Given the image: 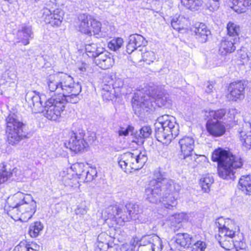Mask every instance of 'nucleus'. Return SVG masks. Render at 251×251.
<instances>
[{
	"label": "nucleus",
	"mask_w": 251,
	"mask_h": 251,
	"mask_svg": "<svg viewBox=\"0 0 251 251\" xmlns=\"http://www.w3.org/2000/svg\"><path fill=\"white\" fill-rule=\"evenodd\" d=\"M152 133V129L150 126H143L140 130L139 137L141 138H149Z\"/></svg>",
	"instance_id": "44"
},
{
	"label": "nucleus",
	"mask_w": 251,
	"mask_h": 251,
	"mask_svg": "<svg viewBox=\"0 0 251 251\" xmlns=\"http://www.w3.org/2000/svg\"><path fill=\"white\" fill-rule=\"evenodd\" d=\"M94 61L97 66L103 70L111 68L115 63L114 56L104 50L98 55Z\"/></svg>",
	"instance_id": "17"
},
{
	"label": "nucleus",
	"mask_w": 251,
	"mask_h": 251,
	"mask_svg": "<svg viewBox=\"0 0 251 251\" xmlns=\"http://www.w3.org/2000/svg\"><path fill=\"white\" fill-rule=\"evenodd\" d=\"M46 89L56 95L44 103L45 116L50 120L57 121L61 117L66 102L76 103L80 99L81 86L74 78L65 74L57 73L49 75L46 80Z\"/></svg>",
	"instance_id": "1"
},
{
	"label": "nucleus",
	"mask_w": 251,
	"mask_h": 251,
	"mask_svg": "<svg viewBox=\"0 0 251 251\" xmlns=\"http://www.w3.org/2000/svg\"><path fill=\"white\" fill-rule=\"evenodd\" d=\"M104 214L105 217H107L105 220L112 219L120 226L123 225L125 222L132 220V217L128 214L127 211L123 212L122 209L116 205L107 207L105 210Z\"/></svg>",
	"instance_id": "10"
},
{
	"label": "nucleus",
	"mask_w": 251,
	"mask_h": 251,
	"mask_svg": "<svg viewBox=\"0 0 251 251\" xmlns=\"http://www.w3.org/2000/svg\"><path fill=\"white\" fill-rule=\"evenodd\" d=\"M85 49L87 55L89 57L95 58V59L104 50L103 48L95 43L86 44Z\"/></svg>",
	"instance_id": "26"
},
{
	"label": "nucleus",
	"mask_w": 251,
	"mask_h": 251,
	"mask_svg": "<svg viewBox=\"0 0 251 251\" xmlns=\"http://www.w3.org/2000/svg\"><path fill=\"white\" fill-rule=\"evenodd\" d=\"M129 40L137 48L142 46H145L147 43L145 38L137 34L130 35L129 37Z\"/></svg>",
	"instance_id": "36"
},
{
	"label": "nucleus",
	"mask_w": 251,
	"mask_h": 251,
	"mask_svg": "<svg viewBox=\"0 0 251 251\" xmlns=\"http://www.w3.org/2000/svg\"><path fill=\"white\" fill-rule=\"evenodd\" d=\"M2 63V61L1 59H0V64H1Z\"/></svg>",
	"instance_id": "63"
},
{
	"label": "nucleus",
	"mask_w": 251,
	"mask_h": 251,
	"mask_svg": "<svg viewBox=\"0 0 251 251\" xmlns=\"http://www.w3.org/2000/svg\"><path fill=\"white\" fill-rule=\"evenodd\" d=\"M206 129L213 136H221L226 132L225 123L219 120H208L206 123Z\"/></svg>",
	"instance_id": "18"
},
{
	"label": "nucleus",
	"mask_w": 251,
	"mask_h": 251,
	"mask_svg": "<svg viewBox=\"0 0 251 251\" xmlns=\"http://www.w3.org/2000/svg\"><path fill=\"white\" fill-rule=\"evenodd\" d=\"M133 130V127L131 126H128L126 129L122 128L119 131V134L120 136H127L129 132H132Z\"/></svg>",
	"instance_id": "47"
},
{
	"label": "nucleus",
	"mask_w": 251,
	"mask_h": 251,
	"mask_svg": "<svg viewBox=\"0 0 251 251\" xmlns=\"http://www.w3.org/2000/svg\"><path fill=\"white\" fill-rule=\"evenodd\" d=\"M137 48L133 43L130 42V40H128V44L126 46V51L128 53H131L135 50Z\"/></svg>",
	"instance_id": "51"
},
{
	"label": "nucleus",
	"mask_w": 251,
	"mask_h": 251,
	"mask_svg": "<svg viewBox=\"0 0 251 251\" xmlns=\"http://www.w3.org/2000/svg\"><path fill=\"white\" fill-rule=\"evenodd\" d=\"M159 176L151 180L146 189V199L151 203L161 202L166 208L172 209L177 204L181 186L172 179L164 177L162 175Z\"/></svg>",
	"instance_id": "2"
},
{
	"label": "nucleus",
	"mask_w": 251,
	"mask_h": 251,
	"mask_svg": "<svg viewBox=\"0 0 251 251\" xmlns=\"http://www.w3.org/2000/svg\"><path fill=\"white\" fill-rule=\"evenodd\" d=\"M5 121V131L10 144H16L25 137V133L23 131L24 124L15 114H10Z\"/></svg>",
	"instance_id": "8"
},
{
	"label": "nucleus",
	"mask_w": 251,
	"mask_h": 251,
	"mask_svg": "<svg viewBox=\"0 0 251 251\" xmlns=\"http://www.w3.org/2000/svg\"><path fill=\"white\" fill-rule=\"evenodd\" d=\"M145 101L144 102H142V104H141V107L142 108V109H144V107H146V106L145 105H146V103L147 102L146 100H144Z\"/></svg>",
	"instance_id": "60"
},
{
	"label": "nucleus",
	"mask_w": 251,
	"mask_h": 251,
	"mask_svg": "<svg viewBox=\"0 0 251 251\" xmlns=\"http://www.w3.org/2000/svg\"><path fill=\"white\" fill-rule=\"evenodd\" d=\"M18 172L17 169H13L12 172L7 171L5 167L3 166L0 169V184L6 182L14 174Z\"/></svg>",
	"instance_id": "37"
},
{
	"label": "nucleus",
	"mask_w": 251,
	"mask_h": 251,
	"mask_svg": "<svg viewBox=\"0 0 251 251\" xmlns=\"http://www.w3.org/2000/svg\"><path fill=\"white\" fill-rule=\"evenodd\" d=\"M245 243L241 241H235L233 243V246L228 249H226L227 251H247Z\"/></svg>",
	"instance_id": "43"
},
{
	"label": "nucleus",
	"mask_w": 251,
	"mask_h": 251,
	"mask_svg": "<svg viewBox=\"0 0 251 251\" xmlns=\"http://www.w3.org/2000/svg\"><path fill=\"white\" fill-rule=\"evenodd\" d=\"M43 225L40 222H35L30 225L29 234L31 237H37L43 229Z\"/></svg>",
	"instance_id": "34"
},
{
	"label": "nucleus",
	"mask_w": 251,
	"mask_h": 251,
	"mask_svg": "<svg viewBox=\"0 0 251 251\" xmlns=\"http://www.w3.org/2000/svg\"><path fill=\"white\" fill-rule=\"evenodd\" d=\"M136 104L135 102H134L133 103V107L134 108H135V106H136Z\"/></svg>",
	"instance_id": "61"
},
{
	"label": "nucleus",
	"mask_w": 251,
	"mask_h": 251,
	"mask_svg": "<svg viewBox=\"0 0 251 251\" xmlns=\"http://www.w3.org/2000/svg\"><path fill=\"white\" fill-rule=\"evenodd\" d=\"M14 169H17L18 170V172L16 173H15L12 176H15V180H17V181H20L21 180V178H22V174H21V172L20 171H19L18 169L17 168H14Z\"/></svg>",
	"instance_id": "53"
},
{
	"label": "nucleus",
	"mask_w": 251,
	"mask_h": 251,
	"mask_svg": "<svg viewBox=\"0 0 251 251\" xmlns=\"http://www.w3.org/2000/svg\"><path fill=\"white\" fill-rule=\"evenodd\" d=\"M87 67L86 63H82L80 66H78V68L81 72H83L86 71Z\"/></svg>",
	"instance_id": "56"
},
{
	"label": "nucleus",
	"mask_w": 251,
	"mask_h": 251,
	"mask_svg": "<svg viewBox=\"0 0 251 251\" xmlns=\"http://www.w3.org/2000/svg\"><path fill=\"white\" fill-rule=\"evenodd\" d=\"M182 5L192 11L199 10L202 5V0H181Z\"/></svg>",
	"instance_id": "28"
},
{
	"label": "nucleus",
	"mask_w": 251,
	"mask_h": 251,
	"mask_svg": "<svg viewBox=\"0 0 251 251\" xmlns=\"http://www.w3.org/2000/svg\"><path fill=\"white\" fill-rule=\"evenodd\" d=\"M44 95H40L39 93L30 91L26 93L25 95V101L27 105L35 113H39L43 111L42 99Z\"/></svg>",
	"instance_id": "12"
},
{
	"label": "nucleus",
	"mask_w": 251,
	"mask_h": 251,
	"mask_svg": "<svg viewBox=\"0 0 251 251\" xmlns=\"http://www.w3.org/2000/svg\"><path fill=\"white\" fill-rule=\"evenodd\" d=\"M226 29L228 37L233 38H237V36L239 35L241 31L240 26L232 22H229L227 23Z\"/></svg>",
	"instance_id": "30"
},
{
	"label": "nucleus",
	"mask_w": 251,
	"mask_h": 251,
	"mask_svg": "<svg viewBox=\"0 0 251 251\" xmlns=\"http://www.w3.org/2000/svg\"><path fill=\"white\" fill-rule=\"evenodd\" d=\"M61 176L64 178V180L65 181H67L68 179H70L69 174H67V175H66L65 171H64L61 173Z\"/></svg>",
	"instance_id": "58"
},
{
	"label": "nucleus",
	"mask_w": 251,
	"mask_h": 251,
	"mask_svg": "<svg viewBox=\"0 0 251 251\" xmlns=\"http://www.w3.org/2000/svg\"><path fill=\"white\" fill-rule=\"evenodd\" d=\"M97 175V171L95 168L89 167L85 170L83 174V178H81L84 181L88 182L92 180Z\"/></svg>",
	"instance_id": "40"
},
{
	"label": "nucleus",
	"mask_w": 251,
	"mask_h": 251,
	"mask_svg": "<svg viewBox=\"0 0 251 251\" xmlns=\"http://www.w3.org/2000/svg\"><path fill=\"white\" fill-rule=\"evenodd\" d=\"M155 126L156 138L164 144L170 143L179 133L175 118L168 115L159 117Z\"/></svg>",
	"instance_id": "5"
},
{
	"label": "nucleus",
	"mask_w": 251,
	"mask_h": 251,
	"mask_svg": "<svg viewBox=\"0 0 251 251\" xmlns=\"http://www.w3.org/2000/svg\"><path fill=\"white\" fill-rule=\"evenodd\" d=\"M107 235L105 233H101L98 237V247L100 248V250L107 249L108 247V245L105 240H103V238L107 236Z\"/></svg>",
	"instance_id": "45"
},
{
	"label": "nucleus",
	"mask_w": 251,
	"mask_h": 251,
	"mask_svg": "<svg viewBox=\"0 0 251 251\" xmlns=\"http://www.w3.org/2000/svg\"><path fill=\"white\" fill-rule=\"evenodd\" d=\"M147 161L146 152L138 150L133 152H126L118 157L119 166L127 174L133 170H137L142 168Z\"/></svg>",
	"instance_id": "6"
},
{
	"label": "nucleus",
	"mask_w": 251,
	"mask_h": 251,
	"mask_svg": "<svg viewBox=\"0 0 251 251\" xmlns=\"http://www.w3.org/2000/svg\"><path fill=\"white\" fill-rule=\"evenodd\" d=\"M230 7L238 14L242 13L251 5V0H230Z\"/></svg>",
	"instance_id": "23"
},
{
	"label": "nucleus",
	"mask_w": 251,
	"mask_h": 251,
	"mask_svg": "<svg viewBox=\"0 0 251 251\" xmlns=\"http://www.w3.org/2000/svg\"><path fill=\"white\" fill-rule=\"evenodd\" d=\"M87 168L84 163H76L73 164L70 168V170L72 171L75 174H72V176L75 175L78 178H83V174Z\"/></svg>",
	"instance_id": "29"
},
{
	"label": "nucleus",
	"mask_w": 251,
	"mask_h": 251,
	"mask_svg": "<svg viewBox=\"0 0 251 251\" xmlns=\"http://www.w3.org/2000/svg\"><path fill=\"white\" fill-rule=\"evenodd\" d=\"M80 23L79 30L89 36L99 35L101 31V23L87 14H80L79 16Z\"/></svg>",
	"instance_id": "9"
},
{
	"label": "nucleus",
	"mask_w": 251,
	"mask_h": 251,
	"mask_svg": "<svg viewBox=\"0 0 251 251\" xmlns=\"http://www.w3.org/2000/svg\"><path fill=\"white\" fill-rule=\"evenodd\" d=\"M245 85L242 81L232 82L228 88L227 99L235 101L243 100L245 97Z\"/></svg>",
	"instance_id": "13"
},
{
	"label": "nucleus",
	"mask_w": 251,
	"mask_h": 251,
	"mask_svg": "<svg viewBox=\"0 0 251 251\" xmlns=\"http://www.w3.org/2000/svg\"><path fill=\"white\" fill-rule=\"evenodd\" d=\"M33 33L30 26H23L17 32V37L18 42L22 43L24 45H27L29 43V40L32 38Z\"/></svg>",
	"instance_id": "22"
},
{
	"label": "nucleus",
	"mask_w": 251,
	"mask_h": 251,
	"mask_svg": "<svg viewBox=\"0 0 251 251\" xmlns=\"http://www.w3.org/2000/svg\"><path fill=\"white\" fill-rule=\"evenodd\" d=\"M215 3L210 4L209 6L207 5V8L211 11H214L217 10L219 7V1L220 0H213Z\"/></svg>",
	"instance_id": "49"
},
{
	"label": "nucleus",
	"mask_w": 251,
	"mask_h": 251,
	"mask_svg": "<svg viewBox=\"0 0 251 251\" xmlns=\"http://www.w3.org/2000/svg\"><path fill=\"white\" fill-rule=\"evenodd\" d=\"M238 187L246 195H251V175L242 176L239 180Z\"/></svg>",
	"instance_id": "25"
},
{
	"label": "nucleus",
	"mask_w": 251,
	"mask_h": 251,
	"mask_svg": "<svg viewBox=\"0 0 251 251\" xmlns=\"http://www.w3.org/2000/svg\"><path fill=\"white\" fill-rule=\"evenodd\" d=\"M242 59L245 60V61H244L243 63H244L245 62L248 61L249 60V57L246 53H245L243 55V57L242 58Z\"/></svg>",
	"instance_id": "59"
},
{
	"label": "nucleus",
	"mask_w": 251,
	"mask_h": 251,
	"mask_svg": "<svg viewBox=\"0 0 251 251\" xmlns=\"http://www.w3.org/2000/svg\"><path fill=\"white\" fill-rule=\"evenodd\" d=\"M212 160L218 163L219 176L226 179H233L234 170L240 168L243 165L241 157L233 155L222 148H218L214 151Z\"/></svg>",
	"instance_id": "4"
},
{
	"label": "nucleus",
	"mask_w": 251,
	"mask_h": 251,
	"mask_svg": "<svg viewBox=\"0 0 251 251\" xmlns=\"http://www.w3.org/2000/svg\"><path fill=\"white\" fill-rule=\"evenodd\" d=\"M183 19H184V18L182 16H178V17H174L172 20V23H171L172 26L174 28H175L176 26L177 25L180 24L181 21Z\"/></svg>",
	"instance_id": "48"
},
{
	"label": "nucleus",
	"mask_w": 251,
	"mask_h": 251,
	"mask_svg": "<svg viewBox=\"0 0 251 251\" xmlns=\"http://www.w3.org/2000/svg\"><path fill=\"white\" fill-rule=\"evenodd\" d=\"M150 244L147 248H151L152 251H161L162 249V241L157 235H153L150 238Z\"/></svg>",
	"instance_id": "33"
},
{
	"label": "nucleus",
	"mask_w": 251,
	"mask_h": 251,
	"mask_svg": "<svg viewBox=\"0 0 251 251\" xmlns=\"http://www.w3.org/2000/svg\"><path fill=\"white\" fill-rule=\"evenodd\" d=\"M146 91L149 97H152L155 100V101L158 106L161 107L170 103L169 95L159 91L156 87L150 86L149 90Z\"/></svg>",
	"instance_id": "16"
},
{
	"label": "nucleus",
	"mask_w": 251,
	"mask_h": 251,
	"mask_svg": "<svg viewBox=\"0 0 251 251\" xmlns=\"http://www.w3.org/2000/svg\"><path fill=\"white\" fill-rule=\"evenodd\" d=\"M240 138L243 146L247 149L251 148V123L245 122L239 130Z\"/></svg>",
	"instance_id": "19"
},
{
	"label": "nucleus",
	"mask_w": 251,
	"mask_h": 251,
	"mask_svg": "<svg viewBox=\"0 0 251 251\" xmlns=\"http://www.w3.org/2000/svg\"><path fill=\"white\" fill-rule=\"evenodd\" d=\"M206 248L205 242L201 241H198L194 244V250L195 251H204Z\"/></svg>",
	"instance_id": "46"
},
{
	"label": "nucleus",
	"mask_w": 251,
	"mask_h": 251,
	"mask_svg": "<svg viewBox=\"0 0 251 251\" xmlns=\"http://www.w3.org/2000/svg\"><path fill=\"white\" fill-rule=\"evenodd\" d=\"M123 81L120 79H118L116 80V82H115L114 86L116 87H120L123 86Z\"/></svg>",
	"instance_id": "57"
},
{
	"label": "nucleus",
	"mask_w": 251,
	"mask_h": 251,
	"mask_svg": "<svg viewBox=\"0 0 251 251\" xmlns=\"http://www.w3.org/2000/svg\"><path fill=\"white\" fill-rule=\"evenodd\" d=\"M123 44V39L118 37L111 40L108 44V47L111 50L116 51L121 48Z\"/></svg>",
	"instance_id": "41"
},
{
	"label": "nucleus",
	"mask_w": 251,
	"mask_h": 251,
	"mask_svg": "<svg viewBox=\"0 0 251 251\" xmlns=\"http://www.w3.org/2000/svg\"><path fill=\"white\" fill-rule=\"evenodd\" d=\"M69 148L75 152L84 151L88 147V144L83 139L80 133L72 132L70 133Z\"/></svg>",
	"instance_id": "14"
},
{
	"label": "nucleus",
	"mask_w": 251,
	"mask_h": 251,
	"mask_svg": "<svg viewBox=\"0 0 251 251\" xmlns=\"http://www.w3.org/2000/svg\"><path fill=\"white\" fill-rule=\"evenodd\" d=\"M88 209L86 201H81L77 203L76 207L74 211L75 215L81 216L85 215L87 213Z\"/></svg>",
	"instance_id": "38"
},
{
	"label": "nucleus",
	"mask_w": 251,
	"mask_h": 251,
	"mask_svg": "<svg viewBox=\"0 0 251 251\" xmlns=\"http://www.w3.org/2000/svg\"><path fill=\"white\" fill-rule=\"evenodd\" d=\"M188 220V215L184 213H178L168 217L166 223L168 225L176 226L177 225Z\"/></svg>",
	"instance_id": "24"
},
{
	"label": "nucleus",
	"mask_w": 251,
	"mask_h": 251,
	"mask_svg": "<svg viewBox=\"0 0 251 251\" xmlns=\"http://www.w3.org/2000/svg\"><path fill=\"white\" fill-rule=\"evenodd\" d=\"M238 38L226 37L223 39L220 44L219 51L222 55L234 51L236 48Z\"/></svg>",
	"instance_id": "20"
},
{
	"label": "nucleus",
	"mask_w": 251,
	"mask_h": 251,
	"mask_svg": "<svg viewBox=\"0 0 251 251\" xmlns=\"http://www.w3.org/2000/svg\"><path fill=\"white\" fill-rule=\"evenodd\" d=\"M63 16V11L59 8L50 10L45 8L42 10V19L53 27H58L61 25Z\"/></svg>",
	"instance_id": "11"
},
{
	"label": "nucleus",
	"mask_w": 251,
	"mask_h": 251,
	"mask_svg": "<svg viewBox=\"0 0 251 251\" xmlns=\"http://www.w3.org/2000/svg\"><path fill=\"white\" fill-rule=\"evenodd\" d=\"M237 113V110L235 109H230L229 110L228 114L230 115V118L232 120L234 118L235 114Z\"/></svg>",
	"instance_id": "54"
},
{
	"label": "nucleus",
	"mask_w": 251,
	"mask_h": 251,
	"mask_svg": "<svg viewBox=\"0 0 251 251\" xmlns=\"http://www.w3.org/2000/svg\"><path fill=\"white\" fill-rule=\"evenodd\" d=\"M66 184L68 185H69V186H72V184L71 183H70L69 182H66Z\"/></svg>",
	"instance_id": "62"
},
{
	"label": "nucleus",
	"mask_w": 251,
	"mask_h": 251,
	"mask_svg": "<svg viewBox=\"0 0 251 251\" xmlns=\"http://www.w3.org/2000/svg\"><path fill=\"white\" fill-rule=\"evenodd\" d=\"M178 145L180 149V156L182 158L185 159L192 155L195 146V141L192 137H182L179 140Z\"/></svg>",
	"instance_id": "15"
},
{
	"label": "nucleus",
	"mask_w": 251,
	"mask_h": 251,
	"mask_svg": "<svg viewBox=\"0 0 251 251\" xmlns=\"http://www.w3.org/2000/svg\"><path fill=\"white\" fill-rule=\"evenodd\" d=\"M192 237L188 233H178L176 235V243L181 247H188L191 244Z\"/></svg>",
	"instance_id": "27"
},
{
	"label": "nucleus",
	"mask_w": 251,
	"mask_h": 251,
	"mask_svg": "<svg viewBox=\"0 0 251 251\" xmlns=\"http://www.w3.org/2000/svg\"><path fill=\"white\" fill-rule=\"evenodd\" d=\"M103 97L104 98L106 99L107 100H112V97L110 93L108 91L105 92V93L103 94Z\"/></svg>",
	"instance_id": "55"
},
{
	"label": "nucleus",
	"mask_w": 251,
	"mask_h": 251,
	"mask_svg": "<svg viewBox=\"0 0 251 251\" xmlns=\"http://www.w3.org/2000/svg\"><path fill=\"white\" fill-rule=\"evenodd\" d=\"M215 225L219 229L218 241L224 249H228L233 246L235 231L233 230V221L228 218L220 217L216 219Z\"/></svg>",
	"instance_id": "7"
},
{
	"label": "nucleus",
	"mask_w": 251,
	"mask_h": 251,
	"mask_svg": "<svg viewBox=\"0 0 251 251\" xmlns=\"http://www.w3.org/2000/svg\"><path fill=\"white\" fill-rule=\"evenodd\" d=\"M213 177L210 175L202 176L200 180V184L204 192L208 193L210 191V187L213 183Z\"/></svg>",
	"instance_id": "32"
},
{
	"label": "nucleus",
	"mask_w": 251,
	"mask_h": 251,
	"mask_svg": "<svg viewBox=\"0 0 251 251\" xmlns=\"http://www.w3.org/2000/svg\"><path fill=\"white\" fill-rule=\"evenodd\" d=\"M39 247L35 243H27L26 242H21L14 249L13 251H38Z\"/></svg>",
	"instance_id": "31"
},
{
	"label": "nucleus",
	"mask_w": 251,
	"mask_h": 251,
	"mask_svg": "<svg viewBox=\"0 0 251 251\" xmlns=\"http://www.w3.org/2000/svg\"><path fill=\"white\" fill-rule=\"evenodd\" d=\"M213 88V84L212 82H208L206 84L205 91L207 93H210L212 92Z\"/></svg>",
	"instance_id": "52"
},
{
	"label": "nucleus",
	"mask_w": 251,
	"mask_h": 251,
	"mask_svg": "<svg viewBox=\"0 0 251 251\" xmlns=\"http://www.w3.org/2000/svg\"><path fill=\"white\" fill-rule=\"evenodd\" d=\"M8 204L10 209L7 214L15 220L26 222L36 211L37 204L33 197L21 192H18L10 197Z\"/></svg>",
	"instance_id": "3"
},
{
	"label": "nucleus",
	"mask_w": 251,
	"mask_h": 251,
	"mask_svg": "<svg viewBox=\"0 0 251 251\" xmlns=\"http://www.w3.org/2000/svg\"><path fill=\"white\" fill-rule=\"evenodd\" d=\"M135 247L131 244H125L121 248V251H133Z\"/></svg>",
	"instance_id": "50"
},
{
	"label": "nucleus",
	"mask_w": 251,
	"mask_h": 251,
	"mask_svg": "<svg viewBox=\"0 0 251 251\" xmlns=\"http://www.w3.org/2000/svg\"><path fill=\"white\" fill-rule=\"evenodd\" d=\"M142 58L144 62L150 64L156 59V56L153 51L147 50L142 53Z\"/></svg>",
	"instance_id": "42"
},
{
	"label": "nucleus",
	"mask_w": 251,
	"mask_h": 251,
	"mask_svg": "<svg viewBox=\"0 0 251 251\" xmlns=\"http://www.w3.org/2000/svg\"><path fill=\"white\" fill-rule=\"evenodd\" d=\"M225 109H219L217 111L208 110L205 111V116L207 118H213V120H220L225 115Z\"/></svg>",
	"instance_id": "35"
},
{
	"label": "nucleus",
	"mask_w": 251,
	"mask_h": 251,
	"mask_svg": "<svg viewBox=\"0 0 251 251\" xmlns=\"http://www.w3.org/2000/svg\"><path fill=\"white\" fill-rule=\"evenodd\" d=\"M193 31L196 38L202 43L205 42L208 36L210 34V31L207 29L205 25L203 23H198L195 25Z\"/></svg>",
	"instance_id": "21"
},
{
	"label": "nucleus",
	"mask_w": 251,
	"mask_h": 251,
	"mask_svg": "<svg viewBox=\"0 0 251 251\" xmlns=\"http://www.w3.org/2000/svg\"><path fill=\"white\" fill-rule=\"evenodd\" d=\"M127 212L131 217L132 220L136 218V216L140 212L139 205L132 203H129L126 205Z\"/></svg>",
	"instance_id": "39"
}]
</instances>
